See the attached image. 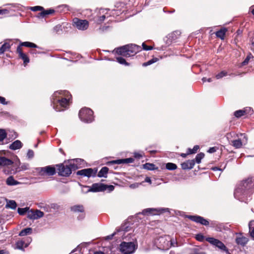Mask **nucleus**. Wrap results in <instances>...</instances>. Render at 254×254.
<instances>
[{"label": "nucleus", "mask_w": 254, "mask_h": 254, "mask_svg": "<svg viewBox=\"0 0 254 254\" xmlns=\"http://www.w3.org/2000/svg\"><path fill=\"white\" fill-rule=\"evenodd\" d=\"M194 238L197 241L199 242H203L205 240L204 236L201 233L195 235Z\"/></svg>", "instance_id": "nucleus-45"}, {"label": "nucleus", "mask_w": 254, "mask_h": 254, "mask_svg": "<svg viewBox=\"0 0 254 254\" xmlns=\"http://www.w3.org/2000/svg\"><path fill=\"white\" fill-rule=\"evenodd\" d=\"M249 226L251 236L254 239V221H250Z\"/></svg>", "instance_id": "nucleus-32"}, {"label": "nucleus", "mask_w": 254, "mask_h": 254, "mask_svg": "<svg viewBox=\"0 0 254 254\" xmlns=\"http://www.w3.org/2000/svg\"><path fill=\"white\" fill-rule=\"evenodd\" d=\"M195 164L194 160H188L181 164V167L183 170L191 169Z\"/></svg>", "instance_id": "nucleus-19"}, {"label": "nucleus", "mask_w": 254, "mask_h": 254, "mask_svg": "<svg viewBox=\"0 0 254 254\" xmlns=\"http://www.w3.org/2000/svg\"><path fill=\"white\" fill-rule=\"evenodd\" d=\"M143 168L148 170H154L156 169L155 165L152 163H146L143 165Z\"/></svg>", "instance_id": "nucleus-33"}, {"label": "nucleus", "mask_w": 254, "mask_h": 254, "mask_svg": "<svg viewBox=\"0 0 254 254\" xmlns=\"http://www.w3.org/2000/svg\"><path fill=\"white\" fill-rule=\"evenodd\" d=\"M155 244L158 249L162 250H168L172 245V240L169 236H161L155 239Z\"/></svg>", "instance_id": "nucleus-7"}, {"label": "nucleus", "mask_w": 254, "mask_h": 254, "mask_svg": "<svg viewBox=\"0 0 254 254\" xmlns=\"http://www.w3.org/2000/svg\"><path fill=\"white\" fill-rule=\"evenodd\" d=\"M22 46L32 48H38V47L33 43L30 42H24L21 43L17 47L16 52L18 54L19 58L21 59L23 61L24 64L26 65L29 62V59L26 54L23 53L21 47Z\"/></svg>", "instance_id": "nucleus-5"}, {"label": "nucleus", "mask_w": 254, "mask_h": 254, "mask_svg": "<svg viewBox=\"0 0 254 254\" xmlns=\"http://www.w3.org/2000/svg\"><path fill=\"white\" fill-rule=\"evenodd\" d=\"M225 167H226V165L224 167L223 169H221V168H220L219 167H213L211 168V170L212 171H218V170L222 171L223 170V169L225 168Z\"/></svg>", "instance_id": "nucleus-55"}, {"label": "nucleus", "mask_w": 254, "mask_h": 254, "mask_svg": "<svg viewBox=\"0 0 254 254\" xmlns=\"http://www.w3.org/2000/svg\"><path fill=\"white\" fill-rule=\"evenodd\" d=\"M218 149V148L217 147H210V148H209V149H208L207 152L210 153H212L216 152Z\"/></svg>", "instance_id": "nucleus-54"}, {"label": "nucleus", "mask_w": 254, "mask_h": 254, "mask_svg": "<svg viewBox=\"0 0 254 254\" xmlns=\"http://www.w3.org/2000/svg\"><path fill=\"white\" fill-rule=\"evenodd\" d=\"M199 148V147L198 145H195L192 149L188 148V154H194L197 152Z\"/></svg>", "instance_id": "nucleus-42"}, {"label": "nucleus", "mask_w": 254, "mask_h": 254, "mask_svg": "<svg viewBox=\"0 0 254 254\" xmlns=\"http://www.w3.org/2000/svg\"><path fill=\"white\" fill-rule=\"evenodd\" d=\"M93 254H105L102 252H96Z\"/></svg>", "instance_id": "nucleus-63"}, {"label": "nucleus", "mask_w": 254, "mask_h": 254, "mask_svg": "<svg viewBox=\"0 0 254 254\" xmlns=\"http://www.w3.org/2000/svg\"><path fill=\"white\" fill-rule=\"evenodd\" d=\"M13 164V162L11 160L7 159L5 157H0V166H8L12 165Z\"/></svg>", "instance_id": "nucleus-22"}, {"label": "nucleus", "mask_w": 254, "mask_h": 254, "mask_svg": "<svg viewBox=\"0 0 254 254\" xmlns=\"http://www.w3.org/2000/svg\"><path fill=\"white\" fill-rule=\"evenodd\" d=\"M125 225H122L120 227H118L116 228L115 232L112 234V236H115L116 234L118 233L121 232V231H126L125 230Z\"/></svg>", "instance_id": "nucleus-47"}, {"label": "nucleus", "mask_w": 254, "mask_h": 254, "mask_svg": "<svg viewBox=\"0 0 254 254\" xmlns=\"http://www.w3.org/2000/svg\"><path fill=\"white\" fill-rule=\"evenodd\" d=\"M29 209L28 207L25 208H18V212L21 215H24L26 212L27 213L28 210Z\"/></svg>", "instance_id": "nucleus-43"}, {"label": "nucleus", "mask_w": 254, "mask_h": 254, "mask_svg": "<svg viewBox=\"0 0 254 254\" xmlns=\"http://www.w3.org/2000/svg\"><path fill=\"white\" fill-rule=\"evenodd\" d=\"M70 210L74 213H80L77 217L79 220L83 219L85 217L84 207L83 205H75L70 207Z\"/></svg>", "instance_id": "nucleus-11"}, {"label": "nucleus", "mask_w": 254, "mask_h": 254, "mask_svg": "<svg viewBox=\"0 0 254 254\" xmlns=\"http://www.w3.org/2000/svg\"><path fill=\"white\" fill-rule=\"evenodd\" d=\"M158 212L155 208H147L142 210V214L143 215L156 214Z\"/></svg>", "instance_id": "nucleus-29"}, {"label": "nucleus", "mask_w": 254, "mask_h": 254, "mask_svg": "<svg viewBox=\"0 0 254 254\" xmlns=\"http://www.w3.org/2000/svg\"><path fill=\"white\" fill-rule=\"evenodd\" d=\"M117 61L120 64H124L125 65H129V64L127 63L126 60L123 57H120L116 58Z\"/></svg>", "instance_id": "nucleus-36"}, {"label": "nucleus", "mask_w": 254, "mask_h": 254, "mask_svg": "<svg viewBox=\"0 0 254 254\" xmlns=\"http://www.w3.org/2000/svg\"><path fill=\"white\" fill-rule=\"evenodd\" d=\"M39 173L41 176H53L56 173V168L52 166L40 168Z\"/></svg>", "instance_id": "nucleus-13"}, {"label": "nucleus", "mask_w": 254, "mask_h": 254, "mask_svg": "<svg viewBox=\"0 0 254 254\" xmlns=\"http://www.w3.org/2000/svg\"><path fill=\"white\" fill-rule=\"evenodd\" d=\"M134 159L132 158H128L125 159H120L115 160L109 161L107 163L108 165L113 164H129L133 162Z\"/></svg>", "instance_id": "nucleus-18"}, {"label": "nucleus", "mask_w": 254, "mask_h": 254, "mask_svg": "<svg viewBox=\"0 0 254 254\" xmlns=\"http://www.w3.org/2000/svg\"><path fill=\"white\" fill-rule=\"evenodd\" d=\"M6 184L8 186H15L19 184V182L14 180L13 176L8 177L6 180Z\"/></svg>", "instance_id": "nucleus-26"}, {"label": "nucleus", "mask_w": 254, "mask_h": 254, "mask_svg": "<svg viewBox=\"0 0 254 254\" xmlns=\"http://www.w3.org/2000/svg\"><path fill=\"white\" fill-rule=\"evenodd\" d=\"M205 240L209 242L211 245L215 246L223 251H227V247L220 240L214 238L213 237H207Z\"/></svg>", "instance_id": "nucleus-12"}, {"label": "nucleus", "mask_w": 254, "mask_h": 254, "mask_svg": "<svg viewBox=\"0 0 254 254\" xmlns=\"http://www.w3.org/2000/svg\"><path fill=\"white\" fill-rule=\"evenodd\" d=\"M202 81L203 82H205L206 81H208L209 82H210L212 81V79L211 78H207L206 77H203L202 78Z\"/></svg>", "instance_id": "nucleus-58"}, {"label": "nucleus", "mask_w": 254, "mask_h": 254, "mask_svg": "<svg viewBox=\"0 0 254 254\" xmlns=\"http://www.w3.org/2000/svg\"><path fill=\"white\" fill-rule=\"evenodd\" d=\"M22 146V143L19 140H16L13 142H12L10 145H9V149L11 150H16L20 149Z\"/></svg>", "instance_id": "nucleus-24"}, {"label": "nucleus", "mask_w": 254, "mask_h": 254, "mask_svg": "<svg viewBox=\"0 0 254 254\" xmlns=\"http://www.w3.org/2000/svg\"><path fill=\"white\" fill-rule=\"evenodd\" d=\"M55 12V11L53 9H49L45 10L43 8V10H42V11L38 13V17L44 18L48 15L52 14L54 13Z\"/></svg>", "instance_id": "nucleus-23"}, {"label": "nucleus", "mask_w": 254, "mask_h": 254, "mask_svg": "<svg viewBox=\"0 0 254 254\" xmlns=\"http://www.w3.org/2000/svg\"><path fill=\"white\" fill-rule=\"evenodd\" d=\"M108 10L106 9L101 8L97 11L95 20L99 23H102L106 17H108Z\"/></svg>", "instance_id": "nucleus-17"}, {"label": "nucleus", "mask_w": 254, "mask_h": 254, "mask_svg": "<svg viewBox=\"0 0 254 254\" xmlns=\"http://www.w3.org/2000/svg\"><path fill=\"white\" fill-rule=\"evenodd\" d=\"M166 168L169 170H174L177 168V166L174 163H168L166 165Z\"/></svg>", "instance_id": "nucleus-35"}, {"label": "nucleus", "mask_w": 254, "mask_h": 254, "mask_svg": "<svg viewBox=\"0 0 254 254\" xmlns=\"http://www.w3.org/2000/svg\"><path fill=\"white\" fill-rule=\"evenodd\" d=\"M78 116L81 121L86 123H91L94 120L93 111L87 107L82 108L79 110Z\"/></svg>", "instance_id": "nucleus-6"}, {"label": "nucleus", "mask_w": 254, "mask_h": 254, "mask_svg": "<svg viewBox=\"0 0 254 254\" xmlns=\"http://www.w3.org/2000/svg\"><path fill=\"white\" fill-rule=\"evenodd\" d=\"M204 157V154L203 153H199L197 154L195 158V162L199 164L201 162V160Z\"/></svg>", "instance_id": "nucleus-38"}, {"label": "nucleus", "mask_w": 254, "mask_h": 254, "mask_svg": "<svg viewBox=\"0 0 254 254\" xmlns=\"http://www.w3.org/2000/svg\"><path fill=\"white\" fill-rule=\"evenodd\" d=\"M6 253L4 250H0V254H6Z\"/></svg>", "instance_id": "nucleus-64"}, {"label": "nucleus", "mask_w": 254, "mask_h": 254, "mask_svg": "<svg viewBox=\"0 0 254 254\" xmlns=\"http://www.w3.org/2000/svg\"><path fill=\"white\" fill-rule=\"evenodd\" d=\"M228 31V29L226 27H222L218 31L215 32V35L217 38L221 40H224L226 34Z\"/></svg>", "instance_id": "nucleus-20"}, {"label": "nucleus", "mask_w": 254, "mask_h": 254, "mask_svg": "<svg viewBox=\"0 0 254 254\" xmlns=\"http://www.w3.org/2000/svg\"><path fill=\"white\" fill-rule=\"evenodd\" d=\"M5 201H6V204L5 205V208H11L12 209H15L17 207L16 202L13 200H8L7 198H5Z\"/></svg>", "instance_id": "nucleus-25"}, {"label": "nucleus", "mask_w": 254, "mask_h": 254, "mask_svg": "<svg viewBox=\"0 0 254 254\" xmlns=\"http://www.w3.org/2000/svg\"><path fill=\"white\" fill-rule=\"evenodd\" d=\"M7 136V133L3 129H0V142L2 141Z\"/></svg>", "instance_id": "nucleus-37"}, {"label": "nucleus", "mask_w": 254, "mask_h": 254, "mask_svg": "<svg viewBox=\"0 0 254 254\" xmlns=\"http://www.w3.org/2000/svg\"><path fill=\"white\" fill-rule=\"evenodd\" d=\"M24 245V242L23 241H17L16 243V247L19 249H23V246Z\"/></svg>", "instance_id": "nucleus-51"}, {"label": "nucleus", "mask_w": 254, "mask_h": 254, "mask_svg": "<svg viewBox=\"0 0 254 254\" xmlns=\"http://www.w3.org/2000/svg\"><path fill=\"white\" fill-rule=\"evenodd\" d=\"M248 242V239L242 234H240L239 236L237 237L236 239V242L239 245L244 246L247 244Z\"/></svg>", "instance_id": "nucleus-21"}, {"label": "nucleus", "mask_w": 254, "mask_h": 254, "mask_svg": "<svg viewBox=\"0 0 254 254\" xmlns=\"http://www.w3.org/2000/svg\"><path fill=\"white\" fill-rule=\"evenodd\" d=\"M228 74V73L226 71H222L218 73L215 75V77L216 79H220L225 76H227Z\"/></svg>", "instance_id": "nucleus-39"}, {"label": "nucleus", "mask_w": 254, "mask_h": 254, "mask_svg": "<svg viewBox=\"0 0 254 254\" xmlns=\"http://www.w3.org/2000/svg\"><path fill=\"white\" fill-rule=\"evenodd\" d=\"M137 248V243L133 242H123L120 245V250L123 254H132Z\"/></svg>", "instance_id": "nucleus-8"}, {"label": "nucleus", "mask_w": 254, "mask_h": 254, "mask_svg": "<svg viewBox=\"0 0 254 254\" xmlns=\"http://www.w3.org/2000/svg\"><path fill=\"white\" fill-rule=\"evenodd\" d=\"M254 183L252 178H248L243 180L235 190L234 194L237 195H244L247 196L252 193L254 191Z\"/></svg>", "instance_id": "nucleus-3"}, {"label": "nucleus", "mask_w": 254, "mask_h": 254, "mask_svg": "<svg viewBox=\"0 0 254 254\" xmlns=\"http://www.w3.org/2000/svg\"><path fill=\"white\" fill-rule=\"evenodd\" d=\"M51 102L56 111H64L68 109L72 103V95L66 90L57 91L52 95Z\"/></svg>", "instance_id": "nucleus-1"}, {"label": "nucleus", "mask_w": 254, "mask_h": 254, "mask_svg": "<svg viewBox=\"0 0 254 254\" xmlns=\"http://www.w3.org/2000/svg\"><path fill=\"white\" fill-rule=\"evenodd\" d=\"M29 9L33 11H40L41 12L42 10H43V7L41 6H35L30 7Z\"/></svg>", "instance_id": "nucleus-48"}, {"label": "nucleus", "mask_w": 254, "mask_h": 254, "mask_svg": "<svg viewBox=\"0 0 254 254\" xmlns=\"http://www.w3.org/2000/svg\"><path fill=\"white\" fill-rule=\"evenodd\" d=\"M72 25L78 30H85L89 27V22L87 20L75 17L72 19Z\"/></svg>", "instance_id": "nucleus-10"}, {"label": "nucleus", "mask_w": 254, "mask_h": 254, "mask_svg": "<svg viewBox=\"0 0 254 254\" xmlns=\"http://www.w3.org/2000/svg\"><path fill=\"white\" fill-rule=\"evenodd\" d=\"M115 187L113 185H108L102 183H94L89 187L88 191L91 192H102L108 190L109 192L113 191Z\"/></svg>", "instance_id": "nucleus-9"}, {"label": "nucleus", "mask_w": 254, "mask_h": 254, "mask_svg": "<svg viewBox=\"0 0 254 254\" xmlns=\"http://www.w3.org/2000/svg\"><path fill=\"white\" fill-rule=\"evenodd\" d=\"M109 171V168L107 167H103L100 170V171L98 173V177H105L106 178L107 177V174Z\"/></svg>", "instance_id": "nucleus-27"}, {"label": "nucleus", "mask_w": 254, "mask_h": 254, "mask_svg": "<svg viewBox=\"0 0 254 254\" xmlns=\"http://www.w3.org/2000/svg\"><path fill=\"white\" fill-rule=\"evenodd\" d=\"M35 211L33 210H28L27 217L30 219H35Z\"/></svg>", "instance_id": "nucleus-46"}, {"label": "nucleus", "mask_w": 254, "mask_h": 254, "mask_svg": "<svg viewBox=\"0 0 254 254\" xmlns=\"http://www.w3.org/2000/svg\"><path fill=\"white\" fill-rule=\"evenodd\" d=\"M190 154H188V150H187L186 153H181L179 155L183 158H186L188 155Z\"/></svg>", "instance_id": "nucleus-60"}, {"label": "nucleus", "mask_w": 254, "mask_h": 254, "mask_svg": "<svg viewBox=\"0 0 254 254\" xmlns=\"http://www.w3.org/2000/svg\"><path fill=\"white\" fill-rule=\"evenodd\" d=\"M142 46V49L146 51L152 50L153 49L152 46H147L145 42L143 43Z\"/></svg>", "instance_id": "nucleus-52"}, {"label": "nucleus", "mask_w": 254, "mask_h": 254, "mask_svg": "<svg viewBox=\"0 0 254 254\" xmlns=\"http://www.w3.org/2000/svg\"><path fill=\"white\" fill-rule=\"evenodd\" d=\"M253 58V56L252 54L251 53H249L247 55V56L246 58L245 59V60L243 62V63H242L243 65H247L249 63L251 59H252Z\"/></svg>", "instance_id": "nucleus-41"}, {"label": "nucleus", "mask_w": 254, "mask_h": 254, "mask_svg": "<svg viewBox=\"0 0 254 254\" xmlns=\"http://www.w3.org/2000/svg\"><path fill=\"white\" fill-rule=\"evenodd\" d=\"M230 144L236 148H241L243 146V143L240 139L233 140Z\"/></svg>", "instance_id": "nucleus-28"}, {"label": "nucleus", "mask_w": 254, "mask_h": 254, "mask_svg": "<svg viewBox=\"0 0 254 254\" xmlns=\"http://www.w3.org/2000/svg\"><path fill=\"white\" fill-rule=\"evenodd\" d=\"M141 50V47L131 44L117 48L113 52L118 55L127 58L134 56Z\"/></svg>", "instance_id": "nucleus-4"}, {"label": "nucleus", "mask_w": 254, "mask_h": 254, "mask_svg": "<svg viewBox=\"0 0 254 254\" xmlns=\"http://www.w3.org/2000/svg\"><path fill=\"white\" fill-rule=\"evenodd\" d=\"M250 9L251 13L253 14V15H254V6H252V7H251Z\"/></svg>", "instance_id": "nucleus-62"}, {"label": "nucleus", "mask_w": 254, "mask_h": 254, "mask_svg": "<svg viewBox=\"0 0 254 254\" xmlns=\"http://www.w3.org/2000/svg\"><path fill=\"white\" fill-rule=\"evenodd\" d=\"M34 211L35 219L42 217L44 215V213L39 210H36Z\"/></svg>", "instance_id": "nucleus-44"}, {"label": "nucleus", "mask_w": 254, "mask_h": 254, "mask_svg": "<svg viewBox=\"0 0 254 254\" xmlns=\"http://www.w3.org/2000/svg\"><path fill=\"white\" fill-rule=\"evenodd\" d=\"M97 172V169L87 168L78 171L76 174L77 175L90 177L91 176L95 177Z\"/></svg>", "instance_id": "nucleus-15"}, {"label": "nucleus", "mask_w": 254, "mask_h": 254, "mask_svg": "<svg viewBox=\"0 0 254 254\" xmlns=\"http://www.w3.org/2000/svg\"><path fill=\"white\" fill-rule=\"evenodd\" d=\"M29 165L28 164H23L21 166H17L15 168L14 173L19 172L22 171L27 170L28 169Z\"/></svg>", "instance_id": "nucleus-31"}, {"label": "nucleus", "mask_w": 254, "mask_h": 254, "mask_svg": "<svg viewBox=\"0 0 254 254\" xmlns=\"http://www.w3.org/2000/svg\"><path fill=\"white\" fill-rule=\"evenodd\" d=\"M242 32H243V30L240 29H239L237 30L236 33L237 34V35H240L242 33Z\"/></svg>", "instance_id": "nucleus-61"}, {"label": "nucleus", "mask_w": 254, "mask_h": 254, "mask_svg": "<svg viewBox=\"0 0 254 254\" xmlns=\"http://www.w3.org/2000/svg\"><path fill=\"white\" fill-rule=\"evenodd\" d=\"M189 254H205V253L201 252L199 249L195 248L193 249Z\"/></svg>", "instance_id": "nucleus-50"}, {"label": "nucleus", "mask_w": 254, "mask_h": 254, "mask_svg": "<svg viewBox=\"0 0 254 254\" xmlns=\"http://www.w3.org/2000/svg\"><path fill=\"white\" fill-rule=\"evenodd\" d=\"M78 159L69 161L67 163H61L56 165L58 175L63 177H68L72 170L78 169L77 162Z\"/></svg>", "instance_id": "nucleus-2"}, {"label": "nucleus", "mask_w": 254, "mask_h": 254, "mask_svg": "<svg viewBox=\"0 0 254 254\" xmlns=\"http://www.w3.org/2000/svg\"><path fill=\"white\" fill-rule=\"evenodd\" d=\"M158 60H159V59L157 58H153V59H152L150 60H149L147 62H145V63H143L142 66H147L149 65L154 63L157 62Z\"/></svg>", "instance_id": "nucleus-34"}, {"label": "nucleus", "mask_w": 254, "mask_h": 254, "mask_svg": "<svg viewBox=\"0 0 254 254\" xmlns=\"http://www.w3.org/2000/svg\"><path fill=\"white\" fill-rule=\"evenodd\" d=\"M1 48L2 50H3V53H4L5 51L8 50L10 48V45L9 43H4L1 46Z\"/></svg>", "instance_id": "nucleus-49"}, {"label": "nucleus", "mask_w": 254, "mask_h": 254, "mask_svg": "<svg viewBox=\"0 0 254 254\" xmlns=\"http://www.w3.org/2000/svg\"><path fill=\"white\" fill-rule=\"evenodd\" d=\"M253 110L251 107H245L242 110H237L234 113V115L237 118L247 117L252 114Z\"/></svg>", "instance_id": "nucleus-14"}, {"label": "nucleus", "mask_w": 254, "mask_h": 254, "mask_svg": "<svg viewBox=\"0 0 254 254\" xmlns=\"http://www.w3.org/2000/svg\"><path fill=\"white\" fill-rule=\"evenodd\" d=\"M32 232V228H26L25 229H23L22 230H21L19 234V235L20 236H26L27 235H29V234H31Z\"/></svg>", "instance_id": "nucleus-30"}, {"label": "nucleus", "mask_w": 254, "mask_h": 254, "mask_svg": "<svg viewBox=\"0 0 254 254\" xmlns=\"http://www.w3.org/2000/svg\"><path fill=\"white\" fill-rule=\"evenodd\" d=\"M0 103L3 105H6L7 104V102L5 101V99L1 96H0Z\"/></svg>", "instance_id": "nucleus-57"}, {"label": "nucleus", "mask_w": 254, "mask_h": 254, "mask_svg": "<svg viewBox=\"0 0 254 254\" xmlns=\"http://www.w3.org/2000/svg\"><path fill=\"white\" fill-rule=\"evenodd\" d=\"M186 217L192 221L199 223L202 225L208 226L209 224V222L207 219L200 216L187 215Z\"/></svg>", "instance_id": "nucleus-16"}, {"label": "nucleus", "mask_w": 254, "mask_h": 254, "mask_svg": "<svg viewBox=\"0 0 254 254\" xmlns=\"http://www.w3.org/2000/svg\"><path fill=\"white\" fill-rule=\"evenodd\" d=\"M34 153L32 150L29 149L27 153V156L28 158L31 159L34 157Z\"/></svg>", "instance_id": "nucleus-53"}, {"label": "nucleus", "mask_w": 254, "mask_h": 254, "mask_svg": "<svg viewBox=\"0 0 254 254\" xmlns=\"http://www.w3.org/2000/svg\"><path fill=\"white\" fill-rule=\"evenodd\" d=\"M30 53L31 54H37V53H39V52H37V51L36 49H31L29 51Z\"/></svg>", "instance_id": "nucleus-59"}, {"label": "nucleus", "mask_w": 254, "mask_h": 254, "mask_svg": "<svg viewBox=\"0 0 254 254\" xmlns=\"http://www.w3.org/2000/svg\"><path fill=\"white\" fill-rule=\"evenodd\" d=\"M9 11L7 9H0V18H3L5 16L8 15Z\"/></svg>", "instance_id": "nucleus-40"}, {"label": "nucleus", "mask_w": 254, "mask_h": 254, "mask_svg": "<svg viewBox=\"0 0 254 254\" xmlns=\"http://www.w3.org/2000/svg\"><path fill=\"white\" fill-rule=\"evenodd\" d=\"M134 157L137 159H140V158H142L143 155L142 154H140L139 153L135 152L134 153Z\"/></svg>", "instance_id": "nucleus-56"}]
</instances>
